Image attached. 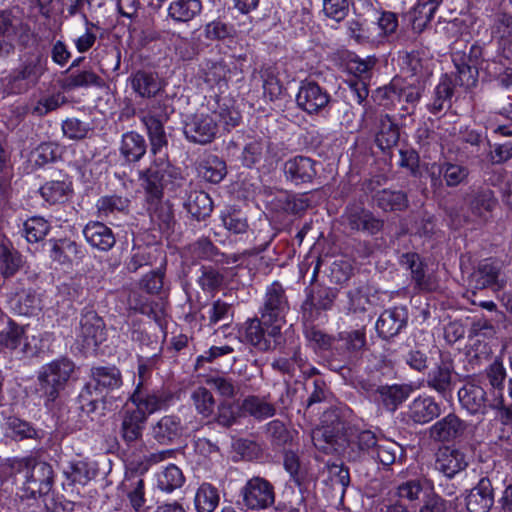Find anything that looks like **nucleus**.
<instances>
[{"instance_id": "obj_57", "label": "nucleus", "mask_w": 512, "mask_h": 512, "mask_svg": "<svg viewBox=\"0 0 512 512\" xmlns=\"http://www.w3.org/2000/svg\"><path fill=\"white\" fill-rule=\"evenodd\" d=\"M206 384L226 399L234 398L239 391L235 380L223 376H210L206 379Z\"/></svg>"}, {"instance_id": "obj_42", "label": "nucleus", "mask_w": 512, "mask_h": 512, "mask_svg": "<svg viewBox=\"0 0 512 512\" xmlns=\"http://www.w3.org/2000/svg\"><path fill=\"white\" fill-rule=\"evenodd\" d=\"M6 436L14 440L37 439L38 431L27 421L18 417H8L5 422Z\"/></svg>"}, {"instance_id": "obj_9", "label": "nucleus", "mask_w": 512, "mask_h": 512, "mask_svg": "<svg viewBox=\"0 0 512 512\" xmlns=\"http://www.w3.org/2000/svg\"><path fill=\"white\" fill-rule=\"evenodd\" d=\"M337 288L315 285L307 290L306 299L301 305L302 319L307 323L317 320L322 311L331 310L338 296Z\"/></svg>"}, {"instance_id": "obj_1", "label": "nucleus", "mask_w": 512, "mask_h": 512, "mask_svg": "<svg viewBox=\"0 0 512 512\" xmlns=\"http://www.w3.org/2000/svg\"><path fill=\"white\" fill-rule=\"evenodd\" d=\"M122 384V375L117 367H92L90 379L78 396L81 410L87 414L95 412L100 403H105L106 396L120 389Z\"/></svg>"}, {"instance_id": "obj_61", "label": "nucleus", "mask_w": 512, "mask_h": 512, "mask_svg": "<svg viewBox=\"0 0 512 512\" xmlns=\"http://www.w3.org/2000/svg\"><path fill=\"white\" fill-rule=\"evenodd\" d=\"M252 232H256L254 236V249L257 253L264 251L275 236L271 223L266 220L260 221L258 225L252 229Z\"/></svg>"}, {"instance_id": "obj_45", "label": "nucleus", "mask_w": 512, "mask_h": 512, "mask_svg": "<svg viewBox=\"0 0 512 512\" xmlns=\"http://www.w3.org/2000/svg\"><path fill=\"white\" fill-rule=\"evenodd\" d=\"M219 503L218 491L211 484H202L195 495L198 512H213Z\"/></svg>"}, {"instance_id": "obj_8", "label": "nucleus", "mask_w": 512, "mask_h": 512, "mask_svg": "<svg viewBox=\"0 0 512 512\" xmlns=\"http://www.w3.org/2000/svg\"><path fill=\"white\" fill-rule=\"evenodd\" d=\"M240 494L244 506L249 510H264L275 503L274 485L260 476L248 479L241 488Z\"/></svg>"}, {"instance_id": "obj_29", "label": "nucleus", "mask_w": 512, "mask_h": 512, "mask_svg": "<svg viewBox=\"0 0 512 512\" xmlns=\"http://www.w3.org/2000/svg\"><path fill=\"white\" fill-rule=\"evenodd\" d=\"M130 400L136 405L135 409H140L146 413V416L162 409L166 404V398L159 392H148L143 389L140 381L130 397Z\"/></svg>"}, {"instance_id": "obj_37", "label": "nucleus", "mask_w": 512, "mask_h": 512, "mask_svg": "<svg viewBox=\"0 0 512 512\" xmlns=\"http://www.w3.org/2000/svg\"><path fill=\"white\" fill-rule=\"evenodd\" d=\"M91 86L98 88L105 86L104 79L92 70H77L75 72H70L62 83V87L65 90H74L76 88H87Z\"/></svg>"}, {"instance_id": "obj_5", "label": "nucleus", "mask_w": 512, "mask_h": 512, "mask_svg": "<svg viewBox=\"0 0 512 512\" xmlns=\"http://www.w3.org/2000/svg\"><path fill=\"white\" fill-rule=\"evenodd\" d=\"M25 472L22 498H36L47 495L54 483V471L52 466L44 461L34 458H26L22 461Z\"/></svg>"}, {"instance_id": "obj_54", "label": "nucleus", "mask_w": 512, "mask_h": 512, "mask_svg": "<svg viewBox=\"0 0 512 512\" xmlns=\"http://www.w3.org/2000/svg\"><path fill=\"white\" fill-rule=\"evenodd\" d=\"M451 383V370L448 365H439L433 368L427 377L429 387L435 389L439 393H444Z\"/></svg>"}, {"instance_id": "obj_26", "label": "nucleus", "mask_w": 512, "mask_h": 512, "mask_svg": "<svg viewBox=\"0 0 512 512\" xmlns=\"http://www.w3.org/2000/svg\"><path fill=\"white\" fill-rule=\"evenodd\" d=\"M468 465L464 453L450 447L440 448L437 452L436 468L447 477H453Z\"/></svg>"}, {"instance_id": "obj_3", "label": "nucleus", "mask_w": 512, "mask_h": 512, "mask_svg": "<svg viewBox=\"0 0 512 512\" xmlns=\"http://www.w3.org/2000/svg\"><path fill=\"white\" fill-rule=\"evenodd\" d=\"M452 59L456 69V76L454 80L447 74L441 78L435 89V100L433 102V109L435 111L442 110L444 103L450 102L456 85L470 88L475 86L477 82V68L466 61L464 53L455 52L452 55Z\"/></svg>"}, {"instance_id": "obj_31", "label": "nucleus", "mask_w": 512, "mask_h": 512, "mask_svg": "<svg viewBox=\"0 0 512 512\" xmlns=\"http://www.w3.org/2000/svg\"><path fill=\"white\" fill-rule=\"evenodd\" d=\"M147 143L144 137L136 132L123 134L120 153L127 162H138L145 155Z\"/></svg>"}, {"instance_id": "obj_4", "label": "nucleus", "mask_w": 512, "mask_h": 512, "mask_svg": "<svg viewBox=\"0 0 512 512\" xmlns=\"http://www.w3.org/2000/svg\"><path fill=\"white\" fill-rule=\"evenodd\" d=\"M289 311V301L282 284L275 281L265 291L263 302L259 308V315L263 323L271 326L270 335L281 334L286 323V315Z\"/></svg>"}, {"instance_id": "obj_13", "label": "nucleus", "mask_w": 512, "mask_h": 512, "mask_svg": "<svg viewBox=\"0 0 512 512\" xmlns=\"http://www.w3.org/2000/svg\"><path fill=\"white\" fill-rule=\"evenodd\" d=\"M44 65L41 56H35L25 61L19 68L14 70L6 79L11 92L22 93L34 86L40 76L44 73Z\"/></svg>"}, {"instance_id": "obj_20", "label": "nucleus", "mask_w": 512, "mask_h": 512, "mask_svg": "<svg viewBox=\"0 0 512 512\" xmlns=\"http://www.w3.org/2000/svg\"><path fill=\"white\" fill-rule=\"evenodd\" d=\"M283 170L286 179L295 185L310 183L317 174L315 161L305 156H296L287 160Z\"/></svg>"}, {"instance_id": "obj_12", "label": "nucleus", "mask_w": 512, "mask_h": 512, "mask_svg": "<svg viewBox=\"0 0 512 512\" xmlns=\"http://www.w3.org/2000/svg\"><path fill=\"white\" fill-rule=\"evenodd\" d=\"M147 422L146 413L140 409L124 411L119 435L129 449L143 447V432Z\"/></svg>"}, {"instance_id": "obj_17", "label": "nucleus", "mask_w": 512, "mask_h": 512, "mask_svg": "<svg viewBox=\"0 0 512 512\" xmlns=\"http://www.w3.org/2000/svg\"><path fill=\"white\" fill-rule=\"evenodd\" d=\"M271 326L263 323L261 316L245 322V340L260 351L266 352L275 348L281 334L270 335Z\"/></svg>"}, {"instance_id": "obj_64", "label": "nucleus", "mask_w": 512, "mask_h": 512, "mask_svg": "<svg viewBox=\"0 0 512 512\" xmlns=\"http://www.w3.org/2000/svg\"><path fill=\"white\" fill-rule=\"evenodd\" d=\"M489 384L496 390L500 391L504 387L506 379V369L503 363L495 359L485 370Z\"/></svg>"}, {"instance_id": "obj_23", "label": "nucleus", "mask_w": 512, "mask_h": 512, "mask_svg": "<svg viewBox=\"0 0 512 512\" xmlns=\"http://www.w3.org/2000/svg\"><path fill=\"white\" fill-rule=\"evenodd\" d=\"M83 235L93 248L104 252L112 249L116 243L111 228L99 221L88 222L83 229Z\"/></svg>"}, {"instance_id": "obj_49", "label": "nucleus", "mask_w": 512, "mask_h": 512, "mask_svg": "<svg viewBox=\"0 0 512 512\" xmlns=\"http://www.w3.org/2000/svg\"><path fill=\"white\" fill-rule=\"evenodd\" d=\"M143 122L150 138L151 151L154 155L161 154V149L167 146L168 142L163 124L152 118H143Z\"/></svg>"}, {"instance_id": "obj_51", "label": "nucleus", "mask_w": 512, "mask_h": 512, "mask_svg": "<svg viewBox=\"0 0 512 512\" xmlns=\"http://www.w3.org/2000/svg\"><path fill=\"white\" fill-rule=\"evenodd\" d=\"M182 471L175 465H169L158 477V487L166 492L180 488L184 483Z\"/></svg>"}, {"instance_id": "obj_39", "label": "nucleus", "mask_w": 512, "mask_h": 512, "mask_svg": "<svg viewBox=\"0 0 512 512\" xmlns=\"http://www.w3.org/2000/svg\"><path fill=\"white\" fill-rule=\"evenodd\" d=\"M202 10L200 0H176L169 8V16L177 22H189L194 19Z\"/></svg>"}, {"instance_id": "obj_63", "label": "nucleus", "mask_w": 512, "mask_h": 512, "mask_svg": "<svg viewBox=\"0 0 512 512\" xmlns=\"http://www.w3.org/2000/svg\"><path fill=\"white\" fill-rule=\"evenodd\" d=\"M69 468L64 471L67 479L73 484L86 485L90 479V472L87 463L78 461L70 463Z\"/></svg>"}, {"instance_id": "obj_60", "label": "nucleus", "mask_w": 512, "mask_h": 512, "mask_svg": "<svg viewBox=\"0 0 512 512\" xmlns=\"http://www.w3.org/2000/svg\"><path fill=\"white\" fill-rule=\"evenodd\" d=\"M239 418L235 405L227 400H222L217 406L214 422L224 428L233 426Z\"/></svg>"}, {"instance_id": "obj_11", "label": "nucleus", "mask_w": 512, "mask_h": 512, "mask_svg": "<svg viewBox=\"0 0 512 512\" xmlns=\"http://www.w3.org/2000/svg\"><path fill=\"white\" fill-rule=\"evenodd\" d=\"M311 439L314 446L325 454H345L347 429L340 422L334 426L317 427L312 431Z\"/></svg>"}, {"instance_id": "obj_48", "label": "nucleus", "mask_w": 512, "mask_h": 512, "mask_svg": "<svg viewBox=\"0 0 512 512\" xmlns=\"http://www.w3.org/2000/svg\"><path fill=\"white\" fill-rule=\"evenodd\" d=\"M224 227L233 234H242L248 231L249 224L246 216L235 208H228L221 213Z\"/></svg>"}, {"instance_id": "obj_15", "label": "nucleus", "mask_w": 512, "mask_h": 512, "mask_svg": "<svg viewBox=\"0 0 512 512\" xmlns=\"http://www.w3.org/2000/svg\"><path fill=\"white\" fill-rule=\"evenodd\" d=\"M343 223L353 231H362L370 235L377 234L383 228L384 222L358 204L348 205L342 216Z\"/></svg>"}, {"instance_id": "obj_24", "label": "nucleus", "mask_w": 512, "mask_h": 512, "mask_svg": "<svg viewBox=\"0 0 512 512\" xmlns=\"http://www.w3.org/2000/svg\"><path fill=\"white\" fill-rule=\"evenodd\" d=\"M494 503L491 481L483 477L471 489L466 497V506L470 512H488Z\"/></svg>"}, {"instance_id": "obj_22", "label": "nucleus", "mask_w": 512, "mask_h": 512, "mask_svg": "<svg viewBox=\"0 0 512 512\" xmlns=\"http://www.w3.org/2000/svg\"><path fill=\"white\" fill-rule=\"evenodd\" d=\"M361 387L367 392H375L377 398L386 409L394 411L412 392V389L403 385L377 386L375 384L362 383Z\"/></svg>"}, {"instance_id": "obj_36", "label": "nucleus", "mask_w": 512, "mask_h": 512, "mask_svg": "<svg viewBox=\"0 0 512 512\" xmlns=\"http://www.w3.org/2000/svg\"><path fill=\"white\" fill-rule=\"evenodd\" d=\"M306 364V358L303 356L300 348L296 347L290 357L275 358L271 363V367L273 370L293 378L297 370L306 373Z\"/></svg>"}, {"instance_id": "obj_2", "label": "nucleus", "mask_w": 512, "mask_h": 512, "mask_svg": "<svg viewBox=\"0 0 512 512\" xmlns=\"http://www.w3.org/2000/svg\"><path fill=\"white\" fill-rule=\"evenodd\" d=\"M74 370L75 364L66 357L56 359L41 368L37 376L36 392L45 400L46 405L59 397Z\"/></svg>"}, {"instance_id": "obj_58", "label": "nucleus", "mask_w": 512, "mask_h": 512, "mask_svg": "<svg viewBox=\"0 0 512 512\" xmlns=\"http://www.w3.org/2000/svg\"><path fill=\"white\" fill-rule=\"evenodd\" d=\"M96 206L100 216L107 217L109 214L125 211L129 206V200L117 195L104 196L97 201Z\"/></svg>"}, {"instance_id": "obj_47", "label": "nucleus", "mask_w": 512, "mask_h": 512, "mask_svg": "<svg viewBox=\"0 0 512 512\" xmlns=\"http://www.w3.org/2000/svg\"><path fill=\"white\" fill-rule=\"evenodd\" d=\"M191 400L196 411L204 418H208L214 414L215 399L211 391L207 388H196L191 394Z\"/></svg>"}, {"instance_id": "obj_16", "label": "nucleus", "mask_w": 512, "mask_h": 512, "mask_svg": "<svg viewBox=\"0 0 512 512\" xmlns=\"http://www.w3.org/2000/svg\"><path fill=\"white\" fill-rule=\"evenodd\" d=\"M336 351L342 356L345 366L355 365L365 350L366 336L364 330L341 332L338 335Z\"/></svg>"}, {"instance_id": "obj_7", "label": "nucleus", "mask_w": 512, "mask_h": 512, "mask_svg": "<svg viewBox=\"0 0 512 512\" xmlns=\"http://www.w3.org/2000/svg\"><path fill=\"white\" fill-rule=\"evenodd\" d=\"M374 120L375 143L384 153H389L399 141V128L392 118L385 113H377L372 107L365 108L362 127L367 128Z\"/></svg>"}, {"instance_id": "obj_19", "label": "nucleus", "mask_w": 512, "mask_h": 512, "mask_svg": "<svg viewBox=\"0 0 512 512\" xmlns=\"http://www.w3.org/2000/svg\"><path fill=\"white\" fill-rule=\"evenodd\" d=\"M426 170L434 187L441 186V175H443L446 185L449 187L458 186L464 182L469 175V170L466 166L454 163H444L443 165L433 163L430 167H427Z\"/></svg>"}, {"instance_id": "obj_25", "label": "nucleus", "mask_w": 512, "mask_h": 512, "mask_svg": "<svg viewBox=\"0 0 512 512\" xmlns=\"http://www.w3.org/2000/svg\"><path fill=\"white\" fill-rule=\"evenodd\" d=\"M130 84L135 93L142 98L155 97L163 88L158 74L147 70H138L130 76Z\"/></svg>"}, {"instance_id": "obj_6", "label": "nucleus", "mask_w": 512, "mask_h": 512, "mask_svg": "<svg viewBox=\"0 0 512 512\" xmlns=\"http://www.w3.org/2000/svg\"><path fill=\"white\" fill-rule=\"evenodd\" d=\"M175 169L166 154H159L151 165L140 173L143 187L151 200H159L163 196V187L171 182Z\"/></svg>"}, {"instance_id": "obj_52", "label": "nucleus", "mask_w": 512, "mask_h": 512, "mask_svg": "<svg viewBox=\"0 0 512 512\" xmlns=\"http://www.w3.org/2000/svg\"><path fill=\"white\" fill-rule=\"evenodd\" d=\"M25 339L23 327L10 321L7 328L0 333V346L16 350Z\"/></svg>"}, {"instance_id": "obj_27", "label": "nucleus", "mask_w": 512, "mask_h": 512, "mask_svg": "<svg viewBox=\"0 0 512 512\" xmlns=\"http://www.w3.org/2000/svg\"><path fill=\"white\" fill-rule=\"evenodd\" d=\"M104 322L95 311H87L80 319V336L88 346H97L104 339Z\"/></svg>"}, {"instance_id": "obj_34", "label": "nucleus", "mask_w": 512, "mask_h": 512, "mask_svg": "<svg viewBox=\"0 0 512 512\" xmlns=\"http://www.w3.org/2000/svg\"><path fill=\"white\" fill-rule=\"evenodd\" d=\"M51 257L61 264L73 263L84 257V251L81 245L77 244L75 241L59 239L53 243Z\"/></svg>"}, {"instance_id": "obj_55", "label": "nucleus", "mask_w": 512, "mask_h": 512, "mask_svg": "<svg viewBox=\"0 0 512 512\" xmlns=\"http://www.w3.org/2000/svg\"><path fill=\"white\" fill-rule=\"evenodd\" d=\"M50 225L42 217H31L24 223L25 237L29 242H39L49 232Z\"/></svg>"}, {"instance_id": "obj_59", "label": "nucleus", "mask_w": 512, "mask_h": 512, "mask_svg": "<svg viewBox=\"0 0 512 512\" xmlns=\"http://www.w3.org/2000/svg\"><path fill=\"white\" fill-rule=\"evenodd\" d=\"M23 27L22 21L11 11H0V38H15Z\"/></svg>"}, {"instance_id": "obj_43", "label": "nucleus", "mask_w": 512, "mask_h": 512, "mask_svg": "<svg viewBox=\"0 0 512 512\" xmlns=\"http://www.w3.org/2000/svg\"><path fill=\"white\" fill-rule=\"evenodd\" d=\"M199 173L206 181L217 184L227 173L226 163L219 157L210 155L200 163Z\"/></svg>"}, {"instance_id": "obj_56", "label": "nucleus", "mask_w": 512, "mask_h": 512, "mask_svg": "<svg viewBox=\"0 0 512 512\" xmlns=\"http://www.w3.org/2000/svg\"><path fill=\"white\" fill-rule=\"evenodd\" d=\"M266 434L275 446H285L292 442V433L280 420H273L266 425Z\"/></svg>"}, {"instance_id": "obj_14", "label": "nucleus", "mask_w": 512, "mask_h": 512, "mask_svg": "<svg viewBox=\"0 0 512 512\" xmlns=\"http://www.w3.org/2000/svg\"><path fill=\"white\" fill-rule=\"evenodd\" d=\"M329 93L314 81H302L296 95L298 107L308 114L320 113L330 102Z\"/></svg>"}, {"instance_id": "obj_50", "label": "nucleus", "mask_w": 512, "mask_h": 512, "mask_svg": "<svg viewBox=\"0 0 512 512\" xmlns=\"http://www.w3.org/2000/svg\"><path fill=\"white\" fill-rule=\"evenodd\" d=\"M260 76L263 81L264 96L270 101L277 99L282 93V84L277 77L276 68L263 67L260 70Z\"/></svg>"}, {"instance_id": "obj_46", "label": "nucleus", "mask_w": 512, "mask_h": 512, "mask_svg": "<svg viewBox=\"0 0 512 512\" xmlns=\"http://www.w3.org/2000/svg\"><path fill=\"white\" fill-rule=\"evenodd\" d=\"M70 192L71 184L65 181H49L40 188L42 197L51 204L64 202Z\"/></svg>"}, {"instance_id": "obj_41", "label": "nucleus", "mask_w": 512, "mask_h": 512, "mask_svg": "<svg viewBox=\"0 0 512 512\" xmlns=\"http://www.w3.org/2000/svg\"><path fill=\"white\" fill-rule=\"evenodd\" d=\"M460 430V419L453 414H449L431 427L430 436L438 441H448L455 438Z\"/></svg>"}, {"instance_id": "obj_35", "label": "nucleus", "mask_w": 512, "mask_h": 512, "mask_svg": "<svg viewBox=\"0 0 512 512\" xmlns=\"http://www.w3.org/2000/svg\"><path fill=\"white\" fill-rule=\"evenodd\" d=\"M242 410L256 420H264L276 414V407L267 397L249 395L241 405Z\"/></svg>"}, {"instance_id": "obj_28", "label": "nucleus", "mask_w": 512, "mask_h": 512, "mask_svg": "<svg viewBox=\"0 0 512 512\" xmlns=\"http://www.w3.org/2000/svg\"><path fill=\"white\" fill-rule=\"evenodd\" d=\"M459 402L471 414L484 412L486 408V392L476 384L466 383L458 391Z\"/></svg>"}, {"instance_id": "obj_30", "label": "nucleus", "mask_w": 512, "mask_h": 512, "mask_svg": "<svg viewBox=\"0 0 512 512\" xmlns=\"http://www.w3.org/2000/svg\"><path fill=\"white\" fill-rule=\"evenodd\" d=\"M497 204L493 191L486 189L475 193L470 202L469 210L471 215L480 222H486Z\"/></svg>"}, {"instance_id": "obj_53", "label": "nucleus", "mask_w": 512, "mask_h": 512, "mask_svg": "<svg viewBox=\"0 0 512 512\" xmlns=\"http://www.w3.org/2000/svg\"><path fill=\"white\" fill-rule=\"evenodd\" d=\"M0 263L5 277L13 276L22 266L23 261L18 251L7 246L0 247Z\"/></svg>"}, {"instance_id": "obj_32", "label": "nucleus", "mask_w": 512, "mask_h": 512, "mask_svg": "<svg viewBox=\"0 0 512 512\" xmlns=\"http://www.w3.org/2000/svg\"><path fill=\"white\" fill-rule=\"evenodd\" d=\"M403 316L402 310H385L376 322V330L379 336L388 339L397 335L405 325Z\"/></svg>"}, {"instance_id": "obj_18", "label": "nucleus", "mask_w": 512, "mask_h": 512, "mask_svg": "<svg viewBox=\"0 0 512 512\" xmlns=\"http://www.w3.org/2000/svg\"><path fill=\"white\" fill-rule=\"evenodd\" d=\"M345 455L351 461H358L364 454H373L378 446L376 435L370 430L347 429Z\"/></svg>"}, {"instance_id": "obj_38", "label": "nucleus", "mask_w": 512, "mask_h": 512, "mask_svg": "<svg viewBox=\"0 0 512 512\" xmlns=\"http://www.w3.org/2000/svg\"><path fill=\"white\" fill-rule=\"evenodd\" d=\"M346 297L345 309L348 312L363 313L369 305H375V296L371 295V289L368 286L352 288L347 291Z\"/></svg>"}, {"instance_id": "obj_44", "label": "nucleus", "mask_w": 512, "mask_h": 512, "mask_svg": "<svg viewBox=\"0 0 512 512\" xmlns=\"http://www.w3.org/2000/svg\"><path fill=\"white\" fill-rule=\"evenodd\" d=\"M373 200L384 211L402 210L407 205L406 195L403 192L388 189L377 191Z\"/></svg>"}, {"instance_id": "obj_21", "label": "nucleus", "mask_w": 512, "mask_h": 512, "mask_svg": "<svg viewBox=\"0 0 512 512\" xmlns=\"http://www.w3.org/2000/svg\"><path fill=\"white\" fill-rule=\"evenodd\" d=\"M185 427L178 416L165 415L151 427L153 439L160 445H169L179 439Z\"/></svg>"}, {"instance_id": "obj_33", "label": "nucleus", "mask_w": 512, "mask_h": 512, "mask_svg": "<svg viewBox=\"0 0 512 512\" xmlns=\"http://www.w3.org/2000/svg\"><path fill=\"white\" fill-rule=\"evenodd\" d=\"M185 208L193 218L201 221L210 216L213 210V202L206 192L193 190L187 197Z\"/></svg>"}, {"instance_id": "obj_10", "label": "nucleus", "mask_w": 512, "mask_h": 512, "mask_svg": "<svg viewBox=\"0 0 512 512\" xmlns=\"http://www.w3.org/2000/svg\"><path fill=\"white\" fill-rule=\"evenodd\" d=\"M218 132V125L209 113L197 111L187 115L183 122V133L186 139L192 143L206 145L211 143Z\"/></svg>"}, {"instance_id": "obj_40", "label": "nucleus", "mask_w": 512, "mask_h": 512, "mask_svg": "<svg viewBox=\"0 0 512 512\" xmlns=\"http://www.w3.org/2000/svg\"><path fill=\"white\" fill-rule=\"evenodd\" d=\"M499 269L492 262H482L477 270L469 277V285L474 289H484L494 285L497 282Z\"/></svg>"}, {"instance_id": "obj_62", "label": "nucleus", "mask_w": 512, "mask_h": 512, "mask_svg": "<svg viewBox=\"0 0 512 512\" xmlns=\"http://www.w3.org/2000/svg\"><path fill=\"white\" fill-rule=\"evenodd\" d=\"M90 130L88 123L77 118H68L62 124L63 134L72 140L84 139Z\"/></svg>"}]
</instances>
